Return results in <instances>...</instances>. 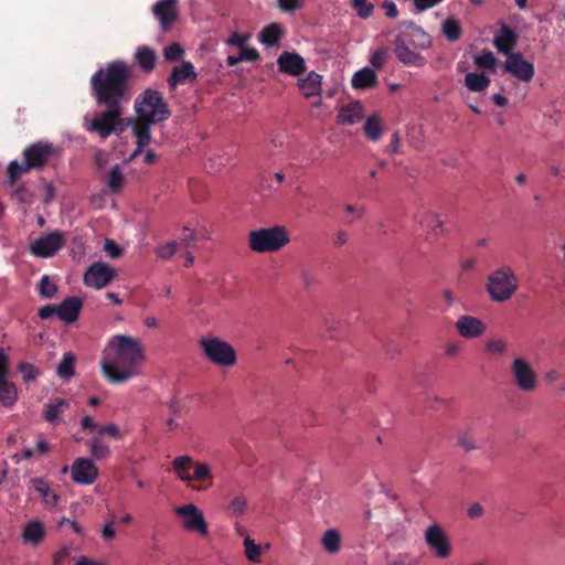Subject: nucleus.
Here are the masks:
<instances>
[{
  "mask_svg": "<svg viewBox=\"0 0 565 565\" xmlns=\"http://www.w3.org/2000/svg\"><path fill=\"white\" fill-rule=\"evenodd\" d=\"M132 67L122 60L98 68L89 79L90 96L103 110L87 121L86 130L102 139L119 136L125 130L122 115L134 94Z\"/></svg>",
  "mask_w": 565,
  "mask_h": 565,
  "instance_id": "f257e3e1",
  "label": "nucleus"
},
{
  "mask_svg": "<svg viewBox=\"0 0 565 565\" xmlns=\"http://www.w3.org/2000/svg\"><path fill=\"white\" fill-rule=\"evenodd\" d=\"M143 360V348L139 339L117 334L108 341L104 351L102 371L109 383H125L138 375Z\"/></svg>",
  "mask_w": 565,
  "mask_h": 565,
  "instance_id": "f03ea898",
  "label": "nucleus"
},
{
  "mask_svg": "<svg viewBox=\"0 0 565 565\" xmlns=\"http://www.w3.org/2000/svg\"><path fill=\"white\" fill-rule=\"evenodd\" d=\"M136 117L125 119V127L138 129V135L146 138L147 131L151 132V127L168 120L171 110L161 92L147 88L140 93L134 104Z\"/></svg>",
  "mask_w": 565,
  "mask_h": 565,
  "instance_id": "7ed1b4c3",
  "label": "nucleus"
},
{
  "mask_svg": "<svg viewBox=\"0 0 565 565\" xmlns=\"http://www.w3.org/2000/svg\"><path fill=\"white\" fill-rule=\"evenodd\" d=\"M58 149L47 141H38L28 146L23 152V161H11L7 168L9 183L15 184L22 174L32 170L44 169L52 159L57 154Z\"/></svg>",
  "mask_w": 565,
  "mask_h": 565,
  "instance_id": "20e7f679",
  "label": "nucleus"
},
{
  "mask_svg": "<svg viewBox=\"0 0 565 565\" xmlns=\"http://www.w3.org/2000/svg\"><path fill=\"white\" fill-rule=\"evenodd\" d=\"M412 44L414 49L425 50L431 44V39L420 26L411 23L408 28L395 38L394 53L398 61L405 65L424 66L426 58L418 52H408L404 44Z\"/></svg>",
  "mask_w": 565,
  "mask_h": 565,
  "instance_id": "39448f33",
  "label": "nucleus"
},
{
  "mask_svg": "<svg viewBox=\"0 0 565 565\" xmlns=\"http://www.w3.org/2000/svg\"><path fill=\"white\" fill-rule=\"evenodd\" d=\"M518 278L509 266L495 269L488 278L487 291L498 302L509 300L518 290Z\"/></svg>",
  "mask_w": 565,
  "mask_h": 565,
  "instance_id": "423d86ee",
  "label": "nucleus"
},
{
  "mask_svg": "<svg viewBox=\"0 0 565 565\" xmlns=\"http://www.w3.org/2000/svg\"><path fill=\"white\" fill-rule=\"evenodd\" d=\"M289 241L286 228L278 225L249 233V247L257 253L277 252L287 245Z\"/></svg>",
  "mask_w": 565,
  "mask_h": 565,
  "instance_id": "0eeeda50",
  "label": "nucleus"
},
{
  "mask_svg": "<svg viewBox=\"0 0 565 565\" xmlns=\"http://www.w3.org/2000/svg\"><path fill=\"white\" fill-rule=\"evenodd\" d=\"M200 347L204 356L216 365L228 367L236 363V351L226 341L218 338H203L200 340Z\"/></svg>",
  "mask_w": 565,
  "mask_h": 565,
  "instance_id": "6e6552de",
  "label": "nucleus"
},
{
  "mask_svg": "<svg viewBox=\"0 0 565 565\" xmlns=\"http://www.w3.org/2000/svg\"><path fill=\"white\" fill-rule=\"evenodd\" d=\"M511 375L514 384L523 393L534 392L539 385L537 374L529 361L515 358L511 363Z\"/></svg>",
  "mask_w": 565,
  "mask_h": 565,
  "instance_id": "1a4fd4ad",
  "label": "nucleus"
},
{
  "mask_svg": "<svg viewBox=\"0 0 565 565\" xmlns=\"http://www.w3.org/2000/svg\"><path fill=\"white\" fill-rule=\"evenodd\" d=\"M425 542L437 558L445 559L451 554L450 541L438 524L429 525L424 534Z\"/></svg>",
  "mask_w": 565,
  "mask_h": 565,
  "instance_id": "9d476101",
  "label": "nucleus"
},
{
  "mask_svg": "<svg viewBox=\"0 0 565 565\" xmlns=\"http://www.w3.org/2000/svg\"><path fill=\"white\" fill-rule=\"evenodd\" d=\"M175 514L182 519L184 529L196 532L201 535L209 533L207 523L203 512L194 504L189 503L175 508Z\"/></svg>",
  "mask_w": 565,
  "mask_h": 565,
  "instance_id": "9b49d317",
  "label": "nucleus"
},
{
  "mask_svg": "<svg viewBox=\"0 0 565 565\" xmlns=\"http://www.w3.org/2000/svg\"><path fill=\"white\" fill-rule=\"evenodd\" d=\"M9 359L0 349V404L11 407L17 401V387L9 382Z\"/></svg>",
  "mask_w": 565,
  "mask_h": 565,
  "instance_id": "f8f14e48",
  "label": "nucleus"
},
{
  "mask_svg": "<svg viewBox=\"0 0 565 565\" xmlns=\"http://www.w3.org/2000/svg\"><path fill=\"white\" fill-rule=\"evenodd\" d=\"M117 275L115 268L104 263H94L84 275L86 286L102 289L107 286Z\"/></svg>",
  "mask_w": 565,
  "mask_h": 565,
  "instance_id": "ddd939ff",
  "label": "nucleus"
},
{
  "mask_svg": "<svg viewBox=\"0 0 565 565\" xmlns=\"http://www.w3.org/2000/svg\"><path fill=\"white\" fill-rule=\"evenodd\" d=\"M64 245V237L60 232L45 234L33 242L31 252L33 255L47 258L55 255Z\"/></svg>",
  "mask_w": 565,
  "mask_h": 565,
  "instance_id": "4468645a",
  "label": "nucleus"
},
{
  "mask_svg": "<svg viewBox=\"0 0 565 565\" xmlns=\"http://www.w3.org/2000/svg\"><path fill=\"white\" fill-rule=\"evenodd\" d=\"M72 480L78 484H93L98 477V468L88 458H76L71 467Z\"/></svg>",
  "mask_w": 565,
  "mask_h": 565,
  "instance_id": "2eb2a0df",
  "label": "nucleus"
},
{
  "mask_svg": "<svg viewBox=\"0 0 565 565\" xmlns=\"http://www.w3.org/2000/svg\"><path fill=\"white\" fill-rule=\"evenodd\" d=\"M503 67L505 72L523 82H530L535 73L534 65L525 61L520 52L510 54Z\"/></svg>",
  "mask_w": 565,
  "mask_h": 565,
  "instance_id": "dca6fc26",
  "label": "nucleus"
},
{
  "mask_svg": "<svg viewBox=\"0 0 565 565\" xmlns=\"http://www.w3.org/2000/svg\"><path fill=\"white\" fill-rule=\"evenodd\" d=\"M163 31H168L179 17L178 0H159L152 8Z\"/></svg>",
  "mask_w": 565,
  "mask_h": 565,
  "instance_id": "f3484780",
  "label": "nucleus"
},
{
  "mask_svg": "<svg viewBox=\"0 0 565 565\" xmlns=\"http://www.w3.org/2000/svg\"><path fill=\"white\" fill-rule=\"evenodd\" d=\"M198 73L194 65L189 62H182L172 68L171 74L167 78L169 89L173 92L179 85L191 84L196 81Z\"/></svg>",
  "mask_w": 565,
  "mask_h": 565,
  "instance_id": "a211bd4d",
  "label": "nucleus"
},
{
  "mask_svg": "<svg viewBox=\"0 0 565 565\" xmlns=\"http://www.w3.org/2000/svg\"><path fill=\"white\" fill-rule=\"evenodd\" d=\"M486 324L477 317L463 315L456 322L457 332L466 339L479 338L486 332Z\"/></svg>",
  "mask_w": 565,
  "mask_h": 565,
  "instance_id": "6ab92c4d",
  "label": "nucleus"
},
{
  "mask_svg": "<svg viewBox=\"0 0 565 565\" xmlns=\"http://www.w3.org/2000/svg\"><path fill=\"white\" fill-rule=\"evenodd\" d=\"M277 64L281 73L290 76H299L306 71L305 58L296 52H282L277 58Z\"/></svg>",
  "mask_w": 565,
  "mask_h": 565,
  "instance_id": "aec40b11",
  "label": "nucleus"
},
{
  "mask_svg": "<svg viewBox=\"0 0 565 565\" xmlns=\"http://www.w3.org/2000/svg\"><path fill=\"white\" fill-rule=\"evenodd\" d=\"M518 39L516 32L505 23H502L500 33L494 36L493 44L500 53L509 56L514 53L513 49L518 43Z\"/></svg>",
  "mask_w": 565,
  "mask_h": 565,
  "instance_id": "412c9836",
  "label": "nucleus"
},
{
  "mask_svg": "<svg viewBox=\"0 0 565 565\" xmlns=\"http://www.w3.org/2000/svg\"><path fill=\"white\" fill-rule=\"evenodd\" d=\"M83 302L78 297H67L57 307V317L67 323L77 320Z\"/></svg>",
  "mask_w": 565,
  "mask_h": 565,
  "instance_id": "4be33fe9",
  "label": "nucleus"
},
{
  "mask_svg": "<svg viewBox=\"0 0 565 565\" xmlns=\"http://www.w3.org/2000/svg\"><path fill=\"white\" fill-rule=\"evenodd\" d=\"M415 221L430 235L438 236L444 232L443 222L434 212L420 211L415 215Z\"/></svg>",
  "mask_w": 565,
  "mask_h": 565,
  "instance_id": "5701e85b",
  "label": "nucleus"
},
{
  "mask_svg": "<svg viewBox=\"0 0 565 565\" xmlns=\"http://www.w3.org/2000/svg\"><path fill=\"white\" fill-rule=\"evenodd\" d=\"M70 407V403L63 398L51 399L44 406L43 418L52 424L58 425L62 423L61 415Z\"/></svg>",
  "mask_w": 565,
  "mask_h": 565,
  "instance_id": "b1692460",
  "label": "nucleus"
},
{
  "mask_svg": "<svg viewBox=\"0 0 565 565\" xmlns=\"http://www.w3.org/2000/svg\"><path fill=\"white\" fill-rule=\"evenodd\" d=\"M134 58L136 64L145 72V73H151L157 65L158 62V55L154 52V50L150 49L149 46L141 45L138 46Z\"/></svg>",
  "mask_w": 565,
  "mask_h": 565,
  "instance_id": "393cba45",
  "label": "nucleus"
},
{
  "mask_svg": "<svg viewBox=\"0 0 565 565\" xmlns=\"http://www.w3.org/2000/svg\"><path fill=\"white\" fill-rule=\"evenodd\" d=\"M351 84L355 89H371L379 85V81L376 73L372 68L363 67L353 74Z\"/></svg>",
  "mask_w": 565,
  "mask_h": 565,
  "instance_id": "a878e982",
  "label": "nucleus"
},
{
  "mask_svg": "<svg viewBox=\"0 0 565 565\" xmlns=\"http://www.w3.org/2000/svg\"><path fill=\"white\" fill-rule=\"evenodd\" d=\"M322 76L316 72H310L305 78H300L298 87L305 97L320 95Z\"/></svg>",
  "mask_w": 565,
  "mask_h": 565,
  "instance_id": "bb28decb",
  "label": "nucleus"
},
{
  "mask_svg": "<svg viewBox=\"0 0 565 565\" xmlns=\"http://www.w3.org/2000/svg\"><path fill=\"white\" fill-rule=\"evenodd\" d=\"M33 489L41 495L42 501L47 507H55L60 497L50 488L43 478H33L31 480Z\"/></svg>",
  "mask_w": 565,
  "mask_h": 565,
  "instance_id": "cd10ccee",
  "label": "nucleus"
},
{
  "mask_svg": "<svg viewBox=\"0 0 565 565\" xmlns=\"http://www.w3.org/2000/svg\"><path fill=\"white\" fill-rule=\"evenodd\" d=\"M363 107L361 103L355 102L343 106L338 115L339 121L353 125L363 118Z\"/></svg>",
  "mask_w": 565,
  "mask_h": 565,
  "instance_id": "c85d7f7f",
  "label": "nucleus"
},
{
  "mask_svg": "<svg viewBox=\"0 0 565 565\" xmlns=\"http://www.w3.org/2000/svg\"><path fill=\"white\" fill-rule=\"evenodd\" d=\"M282 34L284 29L278 23H271L260 31L258 40L266 46H275L279 43Z\"/></svg>",
  "mask_w": 565,
  "mask_h": 565,
  "instance_id": "c756f323",
  "label": "nucleus"
},
{
  "mask_svg": "<svg viewBox=\"0 0 565 565\" xmlns=\"http://www.w3.org/2000/svg\"><path fill=\"white\" fill-rule=\"evenodd\" d=\"M22 537L25 543L38 545L44 537V526L40 521H30L23 529Z\"/></svg>",
  "mask_w": 565,
  "mask_h": 565,
  "instance_id": "7c9ffc66",
  "label": "nucleus"
},
{
  "mask_svg": "<svg viewBox=\"0 0 565 565\" xmlns=\"http://www.w3.org/2000/svg\"><path fill=\"white\" fill-rule=\"evenodd\" d=\"M194 460L189 456L175 457L172 461L174 473L184 482H190V469H192Z\"/></svg>",
  "mask_w": 565,
  "mask_h": 565,
  "instance_id": "2f4dec72",
  "label": "nucleus"
},
{
  "mask_svg": "<svg viewBox=\"0 0 565 565\" xmlns=\"http://www.w3.org/2000/svg\"><path fill=\"white\" fill-rule=\"evenodd\" d=\"M441 33L449 42H457L462 35L460 21L455 17H448L441 24Z\"/></svg>",
  "mask_w": 565,
  "mask_h": 565,
  "instance_id": "473e14b6",
  "label": "nucleus"
},
{
  "mask_svg": "<svg viewBox=\"0 0 565 565\" xmlns=\"http://www.w3.org/2000/svg\"><path fill=\"white\" fill-rule=\"evenodd\" d=\"M75 361L76 358L72 352L64 353L56 369L57 376L64 381L72 379L75 375Z\"/></svg>",
  "mask_w": 565,
  "mask_h": 565,
  "instance_id": "72a5a7b5",
  "label": "nucleus"
},
{
  "mask_svg": "<svg viewBox=\"0 0 565 565\" xmlns=\"http://www.w3.org/2000/svg\"><path fill=\"white\" fill-rule=\"evenodd\" d=\"M465 84L471 92H483L490 85V78L483 73H467Z\"/></svg>",
  "mask_w": 565,
  "mask_h": 565,
  "instance_id": "f704fd0d",
  "label": "nucleus"
},
{
  "mask_svg": "<svg viewBox=\"0 0 565 565\" xmlns=\"http://www.w3.org/2000/svg\"><path fill=\"white\" fill-rule=\"evenodd\" d=\"M363 131L370 140H380L383 135V122L381 118L375 115L370 116L364 122Z\"/></svg>",
  "mask_w": 565,
  "mask_h": 565,
  "instance_id": "c9c22d12",
  "label": "nucleus"
},
{
  "mask_svg": "<svg viewBox=\"0 0 565 565\" xmlns=\"http://www.w3.org/2000/svg\"><path fill=\"white\" fill-rule=\"evenodd\" d=\"M90 455L96 460H103L109 457L110 448L108 445L103 443L99 437H94L88 443Z\"/></svg>",
  "mask_w": 565,
  "mask_h": 565,
  "instance_id": "e433bc0d",
  "label": "nucleus"
},
{
  "mask_svg": "<svg viewBox=\"0 0 565 565\" xmlns=\"http://www.w3.org/2000/svg\"><path fill=\"white\" fill-rule=\"evenodd\" d=\"M340 534L337 530H328L322 536L323 548L328 553H337L340 550Z\"/></svg>",
  "mask_w": 565,
  "mask_h": 565,
  "instance_id": "4c0bfd02",
  "label": "nucleus"
},
{
  "mask_svg": "<svg viewBox=\"0 0 565 565\" xmlns=\"http://www.w3.org/2000/svg\"><path fill=\"white\" fill-rule=\"evenodd\" d=\"M39 295L44 299L53 298L57 292V286L51 280L50 276L44 275L38 285Z\"/></svg>",
  "mask_w": 565,
  "mask_h": 565,
  "instance_id": "58836bf2",
  "label": "nucleus"
},
{
  "mask_svg": "<svg viewBox=\"0 0 565 565\" xmlns=\"http://www.w3.org/2000/svg\"><path fill=\"white\" fill-rule=\"evenodd\" d=\"M351 8L363 20L369 19L374 12V4L367 0H351Z\"/></svg>",
  "mask_w": 565,
  "mask_h": 565,
  "instance_id": "ea45409f",
  "label": "nucleus"
},
{
  "mask_svg": "<svg viewBox=\"0 0 565 565\" xmlns=\"http://www.w3.org/2000/svg\"><path fill=\"white\" fill-rule=\"evenodd\" d=\"M107 185L111 192H118L124 185V174L120 167L116 164L108 174Z\"/></svg>",
  "mask_w": 565,
  "mask_h": 565,
  "instance_id": "a19ab883",
  "label": "nucleus"
},
{
  "mask_svg": "<svg viewBox=\"0 0 565 565\" xmlns=\"http://www.w3.org/2000/svg\"><path fill=\"white\" fill-rule=\"evenodd\" d=\"M163 56L168 62H178L184 56V50L178 42H173L163 49Z\"/></svg>",
  "mask_w": 565,
  "mask_h": 565,
  "instance_id": "79ce46f5",
  "label": "nucleus"
},
{
  "mask_svg": "<svg viewBox=\"0 0 565 565\" xmlns=\"http://www.w3.org/2000/svg\"><path fill=\"white\" fill-rule=\"evenodd\" d=\"M475 63L480 68H493L497 64V58L489 50H483L479 55L475 56Z\"/></svg>",
  "mask_w": 565,
  "mask_h": 565,
  "instance_id": "37998d69",
  "label": "nucleus"
},
{
  "mask_svg": "<svg viewBox=\"0 0 565 565\" xmlns=\"http://www.w3.org/2000/svg\"><path fill=\"white\" fill-rule=\"evenodd\" d=\"M246 557L254 563L259 562L262 555V546L257 545L250 537L244 541Z\"/></svg>",
  "mask_w": 565,
  "mask_h": 565,
  "instance_id": "c03bdc74",
  "label": "nucleus"
},
{
  "mask_svg": "<svg viewBox=\"0 0 565 565\" xmlns=\"http://www.w3.org/2000/svg\"><path fill=\"white\" fill-rule=\"evenodd\" d=\"M193 473H190L191 481H204L205 479L212 478L211 469L206 463L194 462Z\"/></svg>",
  "mask_w": 565,
  "mask_h": 565,
  "instance_id": "a18cd8bd",
  "label": "nucleus"
},
{
  "mask_svg": "<svg viewBox=\"0 0 565 565\" xmlns=\"http://www.w3.org/2000/svg\"><path fill=\"white\" fill-rule=\"evenodd\" d=\"M507 342L503 339H489L484 344L487 353L495 355L503 354L507 351Z\"/></svg>",
  "mask_w": 565,
  "mask_h": 565,
  "instance_id": "49530a36",
  "label": "nucleus"
},
{
  "mask_svg": "<svg viewBox=\"0 0 565 565\" xmlns=\"http://www.w3.org/2000/svg\"><path fill=\"white\" fill-rule=\"evenodd\" d=\"M131 132L136 139V145H137L136 150L132 152V154L130 157V159H134L137 156H139L143 151V149L151 142V132L147 131L146 138H141V135H138L137 128H131Z\"/></svg>",
  "mask_w": 565,
  "mask_h": 565,
  "instance_id": "de8ad7c7",
  "label": "nucleus"
},
{
  "mask_svg": "<svg viewBox=\"0 0 565 565\" xmlns=\"http://www.w3.org/2000/svg\"><path fill=\"white\" fill-rule=\"evenodd\" d=\"M96 434H97V437H103V436H109L114 439H121L122 438V434L119 429V427L116 425V424H107V425H104V426H99L98 425V428L96 430Z\"/></svg>",
  "mask_w": 565,
  "mask_h": 565,
  "instance_id": "09e8293b",
  "label": "nucleus"
},
{
  "mask_svg": "<svg viewBox=\"0 0 565 565\" xmlns=\"http://www.w3.org/2000/svg\"><path fill=\"white\" fill-rule=\"evenodd\" d=\"M278 8L284 13H295L303 7V0H277Z\"/></svg>",
  "mask_w": 565,
  "mask_h": 565,
  "instance_id": "8fccbe9b",
  "label": "nucleus"
},
{
  "mask_svg": "<svg viewBox=\"0 0 565 565\" xmlns=\"http://www.w3.org/2000/svg\"><path fill=\"white\" fill-rule=\"evenodd\" d=\"M18 371L22 374V377L25 382H31L39 376V371L34 365L22 362L18 365Z\"/></svg>",
  "mask_w": 565,
  "mask_h": 565,
  "instance_id": "3c124183",
  "label": "nucleus"
},
{
  "mask_svg": "<svg viewBox=\"0 0 565 565\" xmlns=\"http://www.w3.org/2000/svg\"><path fill=\"white\" fill-rule=\"evenodd\" d=\"M387 61V49L376 50L370 57V63L376 70H381Z\"/></svg>",
  "mask_w": 565,
  "mask_h": 565,
  "instance_id": "603ef678",
  "label": "nucleus"
},
{
  "mask_svg": "<svg viewBox=\"0 0 565 565\" xmlns=\"http://www.w3.org/2000/svg\"><path fill=\"white\" fill-rule=\"evenodd\" d=\"M247 508L246 499L242 495L235 497L228 504V509L235 515H242Z\"/></svg>",
  "mask_w": 565,
  "mask_h": 565,
  "instance_id": "864d4df0",
  "label": "nucleus"
},
{
  "mask_svg": "<svg viewBox=\"0 0 565 565\" xmlns=\"http://www.w3.org/2000/svg\"><path fill=\"white\" fill-rule=\"evenodd\" d=\"M177 252V243L171 241L164 245H161L157 248V255L162 259L171 258Z\"/></svg>",
  "mask_w": 565,
  "mask_h": 565,
  "instance_id": "5fc2aeb1",
  "label": "nucleus"
},
{
  "mask_svg": "<svg viewBox=\"0 0 565 565\" xmlns=\"http://www.w3.org/2000/svg\"><path fill=\"white\" fill-rule=\"evenodd\" d=\"M301 281L303 287L307 289L313 288L319 284L317 275L309 270H303L301 273Z\"/></svg>",
  "mask_w": 565,
  "mask_h": 565,
  "instance_id": "6e6d98bb",
  "label": "nucleus"
},
{
  "mask_svg": "<svg viewBox=\"0 0 565 565\" xmlns=\"http://www.w3.org/2000/svg\"><path fill=\"white\" fill-rule=\"evenodd\" d=\"M239 56L242 61L255 62L259 60L260 55L258 51L254 47H242L239 50Z\"/></svg>",
  "mask_w": 565,
  "mask_h": 565,
  "instance_id": "4d7b16f0",
  "label": "nucleus"
},
{
  "mask_svg": "<svg viewBox=\"0 0 565 565\" xmlns=\"http://www.w3.org/2000/svg\"><path fill=\"white\" fill-rule=\"evenodd\" d=\"M248 39H249L248 34H241V33L235 32L228 38L227 44L235 45L241 50L242 47L245 46V43L248 41Z\"/></svg>",
  "mask_w": 565,
  "mask_h": 565,
  "instance_id": "13d9d810",
  "label": "nucleus"
},
{
  "mask_svg": "<svg viewBox=\"0 0 565 565\" xmlns=\"http://www.w3.org/2000/svg\"><path fill=\"white\" fill-rule=\"evenodd\" d=\"M38 315L42 320H47L54 315L57 316V307L56 305H45L39 309Z\"/></svg>",
  "mask_w": 565,
  "mask_h": 565,
  "instance_id": "bf43d9fd",
  "label": "nucleus"
},
{
  "mask_svg": "<svg viewBox=\"0 0 565 565\" xmlns=\"http://www.w3.org/2000/svg\"><path fill=\"white\" fill-rule=\"evenodd\" d=\"M382 8L384 9L385 11V15L387 18H391V19H394L398 15V9L396 7V4L391 1V0H385L383 3H382Z\"/></svg>",
  "mask_w": 565,
  "mask_h": 565,
  "instance_id": "052dcab7",
  "label": "nucleus"
},
{
  "mask_svg": "<svg viewBox=\"0 0 565 565\" xmlns=\"http://www.w3.org/2000/svg\"><path fill=\"white\" fill-rule=\"evenodd\" d=\"M105 250L111 258H117L121 255L120 247L114 241L110 239H106Z\"/></svg>",
  "mask_w": 565,
  "mask_h": 565,
  "instance_id": "680f3d73",
  "label": "nucleus"
},
{
  "mask_svg": "<svg viewBox=\"0 0 565 565\" xmlns=\"http://www.w3.org/2000/svg\"><path fill=\"white\" fill-rule=\"evenodd\" d=\"M444 0H414V6L418 11L428 10Z\"/></svg>",
  "mask_w": 565,
  "mask_h": 565,
  "instance_id": "e2e57ef3",
  "label": "nucleus"
},
{
  "mask_svg": "<svg viewBox=\"0 0 565 565\" xmlns=\"http://www.w3.org/2000/svg\"><path fill=\"white\" fill-rule=\"evenodd\" d=\"M116 535L115 529H114V516L109 522H107L102 531V537L105 541H111Z\"/></svg>",
  "mask_w": 565,
  "mask_h": 565,
  "instance_id": "0e129e2a",
  "label": "nucleus"
},
{
  "mask_svg": "<svg viewBox=\"0 0 565 565\" xmlns=\"http://www.w3.org/2000/svg\"><path fill=\"white\" fill-rule=\"evenodd\" d=\"M414 564H415V561L407 553L398 554L395 557V559L391 563V565H414Z\"/></svg>",
  "mask_w": 565,
  "mask_h": 565,
  "instance_id": "69168bd1",
  "label": "nucleus"
},
{
  "mask_svg": "<svg viewBox=\"0 0 565 565\" xmlns=\"http://www.w3.org/2000/svg\"><path fill=\"white\" fill-rule=\"evenodd\" d=\"M81 426L83 430H88L89 433H96L98 425L94 422L90 416H84Z\"/></svg>",
  "mask_w": 565,
  "mask_h": 565,
  "instance_id": "338daca9",
  "label": "nucleus"
},
{
  "mask_svg": "<svg viewBox=\"0 0 565 565\" xmlns=\"http://www.w3.org/2000/svg\"><path fill=\"white\" fill-rule=\"evenodd\" d=\"M459 443L467 450H471V449H476L477 448V445H476L475 440L468 434L462 435L459 438Z\"/></svg>",
  "mask_w": 565,
  "mask_h": 565,
  "instance_id": "774afa93",
  "label": "nucleus"
}]
</instances>
